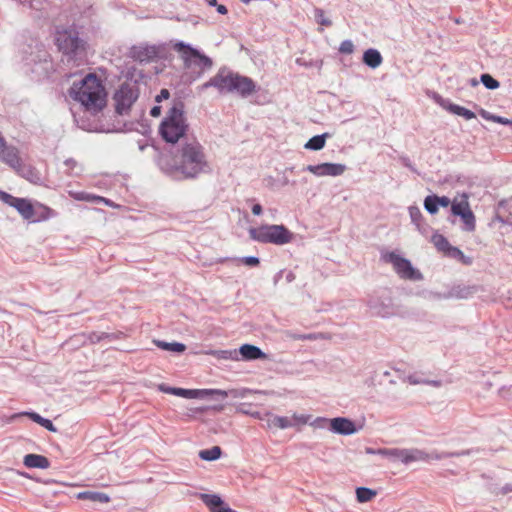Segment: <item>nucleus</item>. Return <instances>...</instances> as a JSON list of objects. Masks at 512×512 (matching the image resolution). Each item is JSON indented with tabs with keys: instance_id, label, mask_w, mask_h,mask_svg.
<instances>
[{
	"instance_id": "42",
	"label": "nucleus",
	"mask_w": 512,
	"mask_h": 512,
	"mask_svg": "<svg viewBox=\"0 0 512 512\" xmlns=\"http://www.w3.org/2000/svg\"><path fill=\"white\" fill-rule=\"evenodd\" d=\"M218 355L222 359H231V360H238L239 359V352L238 350H221L218 352Z\"/></svg>"
},
{
	"instance_id": "17",
	"label": "nucleus",
	"mask_w": 512,
	"mask_h": 512,
	"mask_svg": "<svg viewBox=\"0 0 512 512\" xmlns=\"http://www.w3.org/2000/svg\"><path fill=\"white\" fill-rule=\"evenodd\" d=\"M11 207L15 208L25 220L36 221L34 206L29 200L15 197Z\"/></svg>"
},
{
	"instance_id": "60",
	"label": "nucleus",
	"mask_w": 512,
	"mask_h": 512,
	"mask_svg": "<svg viewBox=\"0 0 512 512\" xmlns=\"http://www.w3.org/2000/svg\"><path fill=\"white\" fill-rule=\"evenodd\" d=\"M328 421H329V420H328V419H326V418H321V417H319V418H317V419L314 421L313 425H315L316 427H324V426L322 425V423H326V422H328Z\"/></svg>"
},
{
	"instance_id": "37",
	"label": "nucleus",
	"mask_w": 512,
	"mask_h": 512,
	"mask_svg": "<svg viewBox=\"0 0 512 512\" xmlns=\"http://www.w3.org/2000/svg\"><path fill=\"white\" fill-rule=\"evenodd\" d=\"M469 210H470V206H469V203L466 200H462V201H459V202H453L451 204V212L455 216H460V215L466 213V211H469Z\"/></svg>"
},
{
	"instance_id": "46",
	"label": "nucleus",
	"mask_w": 512,
	"mask_h": 512,
	"mask_svg": "<svg viewBox=\"0 0 512 512\" xmlns=\"http://www.w3.org/2000/svg\"><path fill=\"white\" fill-rule=\"evenodd\" d=\"M241 261L247 265V266H251V267H254V266H257L259 264V258L258 257H255V256H246V257H243L241 259Z\"/></svg>"
},
{
	"instance_id": "5",
	"label": "nucleus",
	"mask_w": 512,
	"mask_h": 512,
	"mask_svg": "<svg viewBox=\"0 0 512 512\" xmlns=\"http://www.w3.org/2000/svg\"><path fill=\"white\" fill-rule=\"evenodd\" d=\"M56 45L60 52L66 57L67 62L79 66L86 60V42L79 37L74 29L57 31Z\"/></svg>"
},
{
	"instance_id": "19",
	"label": "nucleus",
	"mask_w": 512,
	"mask_h": 512,
	"mask_svg": "<svg viewBox=\"0 0 512 512\" xmlns=\"http://www.w3.org/2000/svg\"><path fill=\"white\" fill-rule=\"evenodd\" d=\"M201 500L209 507L211 512H236L225 506L221 497L216 494H201Z\"/></svg>"
},
{
	"instance_id": "51",
	"label": "nucleus",
	"mask_w": 512,
	"mask_h": 512,
	"mask_svg": "<svg viewBox=\"0 0 512 512\" xmlns=\"http://www.w3.org/2000/svg\"><path fill=\"white\" fill-rule=\"evenodd\" d=\"M493 122L500 123L503 125H510L512 123L511 120L497 115L494 116Z\"/></svg>"
},
{
	"instance_id": "58",
	"label": "nucleus",
	"mask_w": 512,
	"mask_h": 512,
	"mask_svg": "<svg viewBox=\"0 0 512 512\" xmlns=\"http://www.w3.org/2000/svg\"><path fill=\"white\" fill-rule=\"evenodd\" d=\"M287 336H288L290 339H293V340H302V337H304V334H298V333L288 332V333H287Z\"/></svg>"
},
{
	"instance_id": "40",
	"label": "nucleus",
	"mask_w": 512,
	"mask_h": 512,
	"mask_svg": "<svg viewBox=\"0 0 512 512\" xmlns=\"http://www.w3.org/2000/svg\"><path fill=\"white\" fill-rule=\"evenodd\" d=\"M314 18L315 21L322 26L330 27L332 25V21L325 16V13L321 8L314 9Z\"/></svg>"
},
{
	"instance_id": "45",
	"label": "nucleus",
	"mask_w": 512,
	"mask_h": 512,
	"mask_svg": "<svg viewBox=\"0 0 512 512\" xmlns=\"http://www.w3.org/2000/svg\"><path fill=\"white\" fill-rule=\"evenodd\" d=\"M406 381L411 385L425 384L426 379L422 378L417 374L407 376Z\"/></svg>"
},
{
	"instance_id": "31",
	"label": "nucleus",
	"mask_w": 512,
	"mask_h": 512,
	"mask_svg": "<svg viewBox=\"0 0 512 512\" xmlns=\"http://www.w3.org/2000/svg\"><path fill=\"white\" fill-rule=\"evenodd\" d=\"M329 137L328 133L316 135L310 138L304 147L308 150L318 151L325 146L326 138Z\"/></svg>"
},
{
	"instance_id": "38",
	"label": "nucleus",
	"mask_w": 512,
	"mask_h": 512,
	"mask_svg": "<svg viewBox=\"0 0 512 512\" xmlns=\"http://www.w3.org/2000/svg\"><path fill=\"white\" fill-rule=\"evenodd\" d=\"M424 208L430 214H436L438 212L439 206L435 200V195H428L424 199Z\"/></svg>"
},
{
	"instance_id": "6",
	"label": "nucleus",
	"mask_w": 512,
	"mask_h": 512,
	"mask_svg": "<svg viewBox=\"0 0 512 512\" xmlns=\"http://www.w3.org/2000/svg\"><path fill=\"white\" fill-rule=\"evenodd\" d=\"M21 54L24 65L32 73L41 76L46 75L50 69H53V64L45 45L38 40L32 39L30 43L22 48Z\"/></svg>"
},
{
	"instance_id": "54",
	"label": "nucleus",
	"mask_w": 512,
	"mask_h": 512,
	"mask_svg": "<svg viewBox=\"0 0 512 512\" xmlns=\"http://www.w3.org/2000/svg\"><path fill=\"white\" fill-rule=\"evenodd\" d=\"M150 115L152 117H158L161 115V107L160 106H154L152 107V109L150 110Z\"/></svg>"
},
{
	"instance_id": "52",
	"label": "nucleus",
	"mask_w": 512,
	"mask_h": 512,
	"mask_svg": "<svg viewBox=\"0 0 512 512\" xmlns=\"http://www.w3.org/2000/svg\"><path fill=\"white\" fill-rule=\"evenodd\" d=\"M321 338V335L320 334H316V333H309V334H304V337H302V340H310V341H313V340H318Z\"/></svg>"
},
{
	"instance_id": "13",
	"label": "nucleus",
	"mask_w": 512,
	"mask_h": 512,
	"mask_svg": "<svg viewBox=\"0 0 512 512\" xmlns=\"http://www.w3.org/2000/svg\"><path fill=\"white\" fill-rule=\"evenodd\" d=\"M174 395L178 396V397L186 398V399H194V398H199V397H203L206 395H211V396H215V399H217V400H223L226 397H228L229 395L234 398L243 396L237 390H230V391H225V390H220V389H201V390H199V389H184V388H178V387L175 388Z\"/></svg>"
},
{
	"instance_id": "53",
	"label": "nucleus",
	"mask_w": 512,
	"mask_h": 512,
	"mask_svg": "<svg viewBox=\"0 0 512 512\" xmlns=\"http://www.w3.org/2000/svg\"><path fill=\"white\" fill-rule=\"evenodd\" d=\"M64 165H65L69 170H73V169L76 167L77 162H76L73 158H69V159H66V160H65Z\"/></svg>"
},
{
	"instance_id": "27",
	"label": "nucleus",
	"mask_w": 512,
	"mask_h": 512,
	"mask_svg": "<svg viewBox=\"0 0 512 512\" xmlns=\"http://www.w3.org/2000/svg\"><path fill=\"white\" fill-rule=\"evenodd\" d=\"M451 259H455L464 265H471L473 263V258L470 256H466L458 247L451 246V248L444 255Z\"/></svg>"
},
{
	"instance_id": "14",
	"label": "nucleus",
	"mask_w": 512,
	"mask_h": 512,
	"mask_svg": "<svg viewBox=\"0 0 512 512\" xmlns=\"http://www.w3.org/2000/svg\"><path fill=\"white\" fill-rule=\"evenodd\" d=\"M304 171H309L316 176H340L345 170L346 166L340 163H321L318 165H308L303 168Z\"/></svg>"
},
{
	"instance_id": "29",
	"label": "nucleus",
	"mask_w": 512,
	"mask_h": 512,
	"mask_svg": "<svg viewBox=\"0 0 512 512\" xmlns=\"http://www.w3.org/2000/svg\"><path fill=\"white\" fill-rule=\"evenodd\" d=\"M154 344L165 351L175 352V353H183L186 350V346L183 343L179 342H165L162 340H154Z\"/></svg>"
},
{
	"instance_id": "56",
	"label": "nucleus",
	"mask_w": 512,
	"mask_h": 512,
	"mask_svg": "<svg viewBox=\"0 0 512 512\" xmlns=\"http://www.w3.org/2000/svg\"><path fill=\"white\" fill-rule=\"evenodd\" d=\"M509 492H512V485L511 484H506L504 485L500 491L498 493L502 494V495H505Z\"/></svg>"
},
{
	"instance_id": "34",
	"label": "nucleus",
	"mask_w": 512,
	"mask_h": 512,
	"mask_svg": "<svg viewBox=\"0 0 512 512\" xmlns=\"http://www.w3.org/2000/svg\"><path fill=\"white\" fill-rule=\"evenodd\" d=\"M222 450L219 446L199 451V457L205 461H214L220 458Z\"/></svg>"
},
{
	"instance_id": "57",
	"label": "nucleus",
	"mask_w": 512,
	"mask_h": 512,
	"mask_svg": "<svg viewBox=\"0 0 512 512\" xmlns=\"http://www.w3.org/2000/svg\"><path fill=\"white\" fill-rule=\"evenodd\" d=\"M252 213L254 215H261L262 214V206L260 204H254L252 207Z\"/></svg>"
},
{
	"instance_id": "23",
	"label": "nucleus",
	"mask_w": 512,
	"mask_h": 512,
	"mask_svg": "<svg viewBox=\"0 0 512 512\" xmlns=\"http://www.w3.org/2000/svg\"><path fill=\"white\" fill-rule=\"evenodd\" d=\"M362 60L369 68L376 69L382 64L383 57L377 49L369 48L364 51Z\"/></svg>"
},
{
	"instance_id": "48",
	"label": "nucleus",
	"mask_w": 512,
	"mask_h": 512,
	"mask_svg": "<svg viewBox=\"0 0 512 512\" xmlns=\"http://www.w3.org/2000/svg\"><path fill=\"white\" fill-rule=\"evenodd\" d=\"M435 200L438 203V206L448 207L451 203L450 199L447 196H437L435 195Z\"/></svg>"
},
{
	"instance_id": "10",
	"label": "nucleus",
	"mask_w": 512,
	"mask_h": 512,
	"mask_svg": "<svg viewBox=\"0 0 512 512\" xmlns=\"http://www.w3.org/2000/svg\"><path fill=\"white\" fill-rule=\"evenodd\" d=\"M367 306L371 314L376 317L390 318L398 313V307L393 303L388 293L370 296L367 300Z\"/></svg>"
},
{
	"instance_id": "61",
	"label": "nucleus",
	"mask_w": 512,
	"mask_h": 512,
	"mask_svg": "<svg viewBox=\"0 0 512 512\" xmlns=\"http://www.w3.org/2000/svg\"><path fill=\"white\" fill-rule=\"evenodd\" d=\"M216 9H217V12L222 14V15H225L227 14L228 10L226 8V6L222 5V4H217L216 6Z\"/></svg>"
},
{
	"instance_id": "7",
	"label": "nucleus",
	"mask_w": 512,
	"mask_h": 512,
	"mask_svg": "<svg viewBox=\"0 0 512 512\" xmlns=\"http://www.w3.org/2000/svg\"><path fill=\"white\" fill-rule=\"evenodd\" d=\"M174 50L180 54L185 69L191 71L193 80L198 79L202 74L212 68V59L201 53L198 49L179 41L174 44Z\"/></svg>"
},
{
	"instance_id": "4",
	"label": "nucleus",
	"mask_w": 512,
	"mask_h": 512,
	"mask_svg": "<svg viewBox=\"0 0 512 512\" xmlns=\"http://www.w3.org/2000/svg\"><path fill=\"white\" fill-rule=\"evenodd\" d=\"M188 124L184 116V104L181 101L174 103L166 117L161 122L159 132L168 143H177L181 138L185 141Z\"/></svg>"
},
{
	"instance_id": "2",
	"label": "nucleus",
	"mask_w": 512,
	"mask_h": 512,
	"mask_svg": "<svg viewBox=\"0 0 512 512\" xmlns=\"http://www.w3.org/2000/svg\"><path fill=\"white\" fill-rule=\"evenodd\" d=\"M215 88L220 94H237L242 98H247L256 91L255 82L227 67H222L207 82L198 86V91L202 92L208 88Z\"/></svg>"
},
{
	"instance_id": "35",
	"label": "nucleus",
	"mask_w": 512,
	"mask_h": 512,
	"mask_svg": "<svg viewBox=\"0 0 512 512\" xmlns=\"http://www.w3.org/2000/svg\"><path fill=\"white\" fill-rule=\"evenodd\" d=\"M459 217L461 218V220L464 224L463 230H465L467 232H472L475 230L476 221H475V216L471 209L469 211H466V213L460 215Z\"/></svg>"
},
{
	"instance_id": "15",
	"label": "nucleus",
	"mask_w": 512,
	"mask_h": 512,
	"mask_svg": "<svg viewBox=\"0 0 512 512\" xmlns=\"http://www.w3.org/2000/svg\"><path fill=\"white\" fill-rule=\"evenodd\" d=\"M307 417L303 415L294 414L292 419L285 416H278L269 414L267 418V427L268 428H279V429H287L292 427L294 424H306Z\"/></svg>"
},
{
	"instance_id": "8",
	"label": "nucleus",
	"mask_w": 512,
	"mask_h": 512,
	"mask_svg": "<svg viewBox=\"0 0 512 512\" xmlns=\"http://www.w3.org/2000/svg\"><path fill=\"white\" fill-rule=\"evenodd\" d=\"M250 238L260 243L284 245L292 241L293 234L284 225H262L249 229Z\"/></svg>"
},
{
	"instance_id": "26",
	"label": "nucleus",
	"mask_w": 512,
	"mask_h": 512,
	"mask_svg": "<svg viewBox=\"0 0 512 512\" xmlns=\"http://www.w3.org/2000/svg\"><path fill=\"white\" fill-rule=\"evenodd\" d=\"M69 195L70 197L77 201H85L96 204L101 202L107 203V200L105 198L84 191H69Z\"/></svg>"
},
{
	"instance_id": "16",
	"label": "nucleus",
	"mask_w": 512,
	"mask_h": 512,
	"mask_svg": "<svg viewBox=\"0 0 512 512\" xmlns=\"http://www.w3.org/2000/svg\"><path fill=\"white\" fill-rule=\"evenodd\" d=\"M329 429L339 435H352L358 430L355 423L345 417H335L329 420Z\"/></svg>"
},
{
	"instance_id": "39",
	"label": "nucleus",
	"mask_w": 512,
	"mask_h": 512,
	"mask_svg": "<svg viewBox=\"0 0 512 512\" xmlns=\"http://www.w3.org/2000/svg\"><path fill=\"white\" fill-rule=\"evenodd\" d=\"M482 84L489 90H494L499 87V82L493 78L490 74L484 73L480 77Z\"/></svg>"
},
{
	"instance_id": "33",
	"label": "nucleus",
	"mask_w": 512,
	"mask_h": 512,
	"mask_svg": "<svg viewBox=\"0 0 512 512\" xmlns=\"http://www.w3.org/2000/svg\"><path fill=\"white\" fill-rule=\"evenodd\" d=\"M409 215L411 218L412 223H414L417 227V229L424 233L426 228L422 226L423 222V215L421 210L417 206H410L409 207Z\"/></svg>"
},
{
	"instance_id": "49",
	"label": "nucleus",
	"mask_w": 512,
	"mask_h": 512,
	"mask_svg": "<svg viewBox=\"0 0 512 512\" xmlns=\"http://www.w3.org/2000/svg\"><path fill=\"white\" fill-rule=\"evenodd\" d=\"M175 388L176 387H170L164 383L158 385L159 391L166 393V394H171V395L175 394Z\"/></svg>"
},
{
	"instance_id": "21",
	"label": "nucleus",
	"mask_w": 512,
	"mask_h": 512,
	"mask_svg": "<svg viewBox=\"0 0 512 512\" xmlns=\"http://www.w3.org/2000/svg\"><path fill=\"white\" fill-rule=\"evenodd\" d=\"M438 103L444 109L448 110L449 112H451L455 115L461 116V117L465 118L466 120H470V119H473L476 117L475 113L472 112L471 110L466 109L465 107H462L460 105L450 103L449 101L444 100L442 98H440V101H438Z\"/></svg>"
},
{
	"instance_id": "24",
	"label": "nucleus",
	"mask_w": 512,
	"mask_h": 512,
	"mask_svg": "<svg viewBox=\"0 0 512 512\" xmlns=\"http://www.w3.org/2000/svg\"><path fill=\"white\" fill-rule=\"evenodd\" d=\"M23 463L28 468L47 469L50 466L49 460L45 456L38 454L25 455Z\"/></svg>"
},
{
	"instance_id": "62",
	"label": "nucleus",
	"mask_w": 512,
	"mask_h": 512,
	"mask_svg": "<svg viewBox=\"0 0 512 512\" xmlns=\"http://www.w3.org/2000/svg\"><path fill=\"white\" fill-rule=\"evenodd\" d=\"M387 453H388V448L377 449V455L387 457Z\"/></svg>"
},
{
	"instance_id": "28",
	"label": "nucleus",
	"mask_w": 512,
	"mask_h": 512,
	"mask_svg": "<svg viewBox=\"0 0 512 512\" xmlns=\"http://www.w3.org/2000/svg\"><path fill=\"white\" fill-rule=\"evenodd\" d=\"M79 499H87L92 502H99V503H108L110 501V497L103 492H97V491H84L78 494Z\"/></svg>"
},
{
	"instance_id": "9",
	"label": "nucleus",
	"mask_w": 512,
	"mask_h": 512,
	"mask_svg": "<svg viewBox=\"0 0 512 512\" xmlns=\"http://www.w3.org/2000/svg\"><path fill=\"white\" fill-rule=\"evenodd\" d=\"M383 259L387 263H391L395 272L401 279L420 281L423 279L422 273L414 268L411 262L396 254L395 252H389L383 255Z\"/></svg>"
},
{
	"instance_id": "22",
	"label": "nucleus",
	"mask_w": 512,
	"mask_h": 512,
	"mask_svg": "<svg viewBox=\"0 0 512 512\" xmlns=\"http://www.w3.org/2000/svg\"><path fill=\"white\" fill-rule=\"evenodd\" d=\"M238 352L243 360H257L266 358V354L259 347L251 344L242 345Z\"/></svg>"
},
{
	"instance_id": "18",
	"label": "nucleus",
	"mask_w": 512,
	"mask_h": 512,
	"mask_svg": "<svg viewBox=\"0 0 512 512\" xmlns=\"http://www.w3.org/2000/svg\"><path fill=\"white\" fill-rule=\"evenodd\" d=\"M0 160L15 170H17L22 165L17 148L13 146H7L6 144L0 150Z\"/></svg>"
},
{
	"instance_id": "41",
	"label": "nucleus",
	"mask_w": 512,
	"mask_h": 512,
	"mask_svg": "<svg viewBox=\"0 0 512 512\" xmlns=\"http://www.w3.org/2000/svg\"><path fill=\"white\" fill-rule=\"evenodd\" d=\"M112 335L106 332H91L87 335V339L90 343H99L104 339H111Z\"/></svg>"
},
{
	"instance_id": "44",
	"label": "nucleus",
	"mask_w": 512,
	"mask_h": 512,
	"mask_svg": "<svg viewBox=\"0 0 512 512\" xmlns=\"http://www.w3.org/2000/svg\"><path fill=\"white\" fill-rule=\"evenodd\" d=\"M339 52L342 54H352L354 52V44L351 40H344L339 46Z\"/></svg>"
},
{
	"instance_id": "20",
	"label": "nucleus",
	"mask_w": 512,
	"mask_h": 512,
	"mask_svg": "<svg viewBox=\"0 0 512 512\" xmlns=\"http://www.w3.org/2000/svg\"><path fill=\"white\" fill-rule=\"evenodd\" d=\"M130 56L136 61L146 62L156 56V49L153 46H133L130 49Z\"/></svg>"
},
{
	"instance_id": "47",
	"label": "nucleus",
	"mask_w": 512,
	"mask_h": 512,
	"mask_svg": "<svg viewBox=\"0 0 512 512\" xmlns=\"http://www.w3.org/2000/svg\"><path fill=\"white\" fill-rule=\"evenodd\" d=\"M14 199H15V197L12 196L11 194L4 192V191H0V200L2 202H4L5 204L12 206Z\"/></svg>"
},
{
	"instance_id": "11",
	"label": "nucleus",
	"mask_w": 512,
	"mask_h": 512,
	"mask_svg": "<svg viewBox=\"0 0 512 512\" xmlns=\"http://www.w3.org/2000/svg\"><path fill=\"white\" fill-rule=\"evenodd\" d=\"M138 96L139 91L135 84L123 83L114 94L116 112L120 115L127 113Z\"/></svg>"
},
{
	"instance_id": "43",
	"label": "nucleus",
	"mask_w": 512,
	"mask_h": 512,
	"mask_svg": "<svg viewBox=\"0 0 512 512\" xmlns=\"http://www.w3.org/2000/svg\"><path fill=\"white\" fill-rule=\"evenodd\" d=\"M404 449L388 448L387 458L400 460L403 462Z\"/></svg>"
},
{
	"instance_id": "63",
	"label": "nucleus",
	"mask_w": 512,
	"mask_h": 512,
	"mask_svg": "<svg viewBox=\"0 0 512 512\" xmlns=\"http://www.w3.org/2000/svg\"><path fill=\"white\" fill-rule=\"evenodd\" d=\"M432 297L434 299H442V298H449L450 295H442L440 293H431Z\"/></svg>"
},
{
	"instance_id": "1",
	"label": "nucleus",
	"mask_w": 512,
	"mask_h": 512,
	"mask_svg": "<svg viewBox=\"0 0 512 512\" xmlns=\"http://www.w3.org/2000/svg\"><path fill=\"white\" fill-rule=\"evenodd\" d=\"M211 172L203 146L195 138H185L174 155V165L166 170L171 177L179 180L196 179Z\"/></svg>"
},
{
	"instance_id": "32",
	"label": "nucleus",
	"mask_w": 512,
	"mask_h": 512,
	"mask_svg": "<svg viewBox=\"0 0 512 512\" xmlns=\"http://www.w3.org/2000/svg\"><path fill=\"white\" fill-rule=\"evenodd\" d=\"M431 242L434 244L436 249L439 252H442L444 255L447 253V251L451 248V244L447 240L446 237L439 233H434L431 237Z\"/></svg>"
},
{
	"instance_id": "36",
	"label": "nucleus",
	"mask_w": 512,
	"mask_h": 512,
	"mask_svg": "<svg viewBox=\"0 0 512 512\" xmlns=\"http://www.w3.org/2000/svg\"><path fill=\"white\" fill-rule=\"evenodd\" d=\"M376 495V492L366 488V487H358L356 489V497L358 502L364 503L370 501L374 496Z\"/></svg>"
},
{
	"instance_id": "25",
	"label": "nucleus",
	"mask_w": 512,
	"mask_h": 512,
	"mask_svg": "<svg viewBox=\"0 0 512 512\" xmlns=\"http://www.w3.org/2000/svg\"><path fill=\"white\" fill-rule=\"evenodd\" d=\"M16 171L31 183L38 184L41 182V175L39 171L30 165L22 164Z\"/></svg>"
},
{
	"instance_id": "3",
	"label": "nucleus",
	"mask_w": 512,
	"mask_h": 512,
	"mask_svg": "<svg viewBox=\"0 0 512 512\" xmlns=\"http://www.w3.org/2000/svg\"><path fill=\"white\" fill-rule=\"evenodd\" d=\"M69 95L80 102L86 110L100 111L105 105V91L100 80L94 74L86 75L79 83L74 82Z\"/></svg>"
},
{
	"instance_id": "55",
	"label": "nucleus",
	"mask_w": 512,
	"mask_h": 512,
	"mask_svg": "<svg viewBox=\"0 0 512 512\" xmlns=\"http://www.w3.org/2000/svg\"><path fill=\"white\" fill-rule=\"evenodd\" d=\"M480 115H481L484 119L489 120V121H493V118H494V116H495L494 114H491V113H489V112H487V111H485V110H483V109L481 110Z\"/></svg>"
},
{
	"instance_id": "50",
	"label": "nucleus",
	"mask_w": 512,
	"mask_h": 512,
	"mask_svg": "<svg viewBox=\"0 0 512 512\" xmlns=\"http://www.w3.org/2000/svg\"><path fill=\"white\" fill-rule=\"evenodd\" d=\"M170 97V93L167 89H162L160 93L156 96L155 100L157 102H161L162 100H166Z\"/></svg>"
},
{
	"instance_id": "12",
	"label": "nucleus",
	"mask_w": 512,
	"mask_h": 512,
	"mask_svg": "<svg viewBox=\"0 0 512 512\" xmlns=\"http://www.w3.org/2000/svg\"><path fill=\"white\" fill-rule=\"evenodd\" d=\"M468 454V451H462V452H443L438 453L437 451H432L430 453L417 449H404V455H403V462L404 464H409L412 462H430L431 460H441L444 458L449 457H458L462 455Z\"/></svg>"
},
{
	"instance_id": "64",
	"label": "nucleus",
	"mask_w": 512,
	"mask_h": 512,
	"mask_svg": "<svg viewBox=\"0 0 512 512\" xmlns=\"http://www.w3.org/2000/svg\"><path fill=\"white\" fill-rule=\"evenodd\" d=\"M365 453L366 454H377V449H374V448H371V447H366L365 448Z\"/></svg>"
},
{
	"instance_id": "30",
	"label": "nucleus",
	"mask_w": 512,
	"mask_h": 512,
	"mask_svg": "<svg viewBox=\"0 0 512 512\" xmlns=\"http://www.w3.org/2000/svg\"><path fill=\"white\" fill-rule=\"evenodd\" d=\"M24 415L28 416L32 421L46 428L50 432H57V428L54 426L51 420L42 417L36 412H25Z\"/></svg>"
},
{
	"instance_id": "59",
	"label": "nucleus",
	"mask_w": 512,
	"mask_h": 512,
	"mask_svg": "<svg viewBox=\"0 0 512 512\" xmlns=\"http://www.w3.org/2000/svg\"><path fill=\"white\" fill-rule=\"evenodd\" d=\"M426 385H431L433 387H440L442 385V382L440 380H427L426 379Z\"/></svg>"
}]
</instances>
